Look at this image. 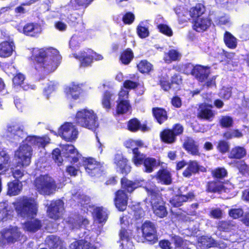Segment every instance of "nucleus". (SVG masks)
<instances>
[{"mask_svg": "<svg viewBox=\"0 0 249 249\" xmlns=\"http://www.w3.org/2000/svg\"><path fill=\"white\" fill-rule=\"evenodd\" d=\"M213 176L216 178H223L226 176L227 172L224 168H218L213 171Z\"/></svg>", "mask_w": 249, "mask_h": 249, "instance_id": "nucleus-59", "label": "nucleus"}, {"mask_svg": "<svg viewBox=\"0 0 249 249\" xmlns=\"http://www.w3.org/2000/svg\"><path fill=\"white\" fill-rule=\"evenodd\" d=\"M35 185L38 192L42 195H50L54 193L56 189L54 179L48 175L40 176L37 178Z\"/></svg>", "mask_w": 249, "mask_h": 249, "instance_id": "nucleus-6", "label": "nucleus"}, {"mask_svg": "<svg viewBox=\"0 0 249 249\" xmlns=\"http://www.w3.org/2000/svg\"><path fill=\"white\" fill-rule=\"evenodd\" d=\"M199 245L200 247L205 249L207 248H210L214 245L213 239L206 236L201 237L199 239Z\"/></svg>", "mask_w": 249, "mask_h": 249, "instance_id": "nucleus-46", "label": "nucleus"}, {"mask_svg": "<svg viewBox=\"0 0 249 249\" xmlns=\"http://www.w3.org/2000/svg\"><path fill=\"white\" fill-rule=\"evenodd\" d=\"M115 203L116 208L121 211L125 210L127 203V196L122 190L118 191L116 194Z\"/></svg>", "mask_w": 249, "mask_h": 249, "instance_id": "nucleus-20", "label": "nucleus"}, {"mask_svg": "<svg viewBox=\"0 0 249 249\" xmlns=\"http://www.w3.org/2000/svg\"><path fill=\"white\" fill-rule=\"evenodd\" d=\"M156 165V160L153 158H147L144 161V171L147 173L152 172L153 168Z\"/></svg>", "mask_w": 249, "mask_h": 249, "instance_id": "nucleus-49", "label": "nucleus"}, {"mask_svg": "<svg viewBox=\"0 0 249 249\" xmlns=\"http://www.w3.org/2000/svg\"><path fill=\"white\" fill-rule=\"evenodd\" d=\"M41 31V26L37 24H27L23 28L24 33L31 36H36L40 33Z\"/></svg>", "mask_w": 249, "mask_h": 249, "instance_id": "nucleus-29", "label": "nucleus"}, {"mask_svg": "<svg viewBox=\"0 0 249 249\" xmlns=\"http://www.w3.org/2000/svg\"><path fill=\"white\" fill-rule=\"evenodd\" d=\"M81 42L82 39L80 36L77 35H73L70 41V47L73 50L75 49L79 46Z\"/></svg>", "mask_w": 249, "mask_h": 249, "instance_id": "nucleus-56", "label": "nucleus"}, {"mask_svg": "<svg viewBox=\"0 0 249 249\" xmlns=\"http://www.w3.org/2000/svg\"><path fill=\"white\" fill-rule=\"evenodd\" d=\"M153 211L157 216L162 218L167 214L165 203L161 197L160 191L154 186L146 187Z\"/></svg>", "mask_w": 249, "mask_h": 249, "instance_id": "nucleus-4", "label": "nucleus"}, {"mask_svg": "<svg viewBox=\"0 0 249 249\" xmlns=\"http://www.w3.org/2000/svg\"><path fill=\"white\" fill-rule=\"evenodd\" d=\"M121 183L123 188L129 193L132 192L134 189L140 186L139 182H133L125 178H122Z\"/></svg>", "mask_w": 249, "mask_h": 249, "instance_id": "nucleus-40", "label": "nucleus"}, {"mask_svg": "<svg viewBox=\"0 0 249 249\" xmlns=\"http://www.w3.org/2000/svg\"><path fill=\"white\" fill-rule=\"evenodd\" d=\"M93 216L96 223H105L107 218V213L105 209L103 208H96L94 210Z\"/></svg>", "mask_w": 249, "mask_h": 249, "instance_id": "nucleus-28", "label": "nucleus"}, {"mask_svg": "<svg viewBox=\"0 0 249 249\" xmlns=\"http://www.w3.org/2000/svg\"><path fill=\"white\" fill-rule=\"evenodd\" d=\"M133 57V53L130 49H127L124 51L121 56V60L124 64H128Z\"/></svg>", "mask_w": 249, "mask_h": 249, "instance_id": "nucleus-50", "label": "nucleus"}, {"mask_svg": "<svg viewBox=\"0 0 249 249\" xmlns=\"http://www.w3.org/2000/svg\"><path fill=\"white\" fill-rule=\"evenodd\" d=\"M243 214V211L241 209H233L229 211V215L233 218H238Z\"/></svg>", "mask_w": 249, "mask_h": 249, "instance_id": "nucleus-64", "label": "nucleus"}, {"mask_svg": "<svg viewBox=\"0 0 249 249\" xmlns=\"http://www.w3.org/2000/svg\"><path fill=\"white\" fill-rule=\"evenodd\" d=\"M32 58L34 61L35 69L45 73L55 70L61 59L59 52L53 48L34 49Z\"/></svg>", "mask_w": 249, "mask_h": 249, "instance_id": "nucleus-3", "label": "nucleus"}, {"mask_svg": "<svg viewBox=\"0 0 249 249\" xmlns=\"http://www.w3.org/2000/svg\"><path fill=\"white\" fill-rule=\"evenodd\" d=\"M73 56L80 60L81 66L82 67L90 65L93 59L96 60H100L103 58L102 55L97 54L90 50L81 52L78 55L76 54H73Z\"/></svg>", "mask_w": 249, "mask_h": 249, "instance_id": "nucleus-9", "label": "nucleus"}, {"mask_svg": "<svg viewBox=\"0 0 249 249\" xmlns=\"http://www.w3.org/2000/svg\"><path fill=\"white\" fill-rule=\"evenodd\" d=\"M236 164L239 171L243 174H249V167L243 161H237Z\"/></svg>", "mask_w": 249, "mask_h": 249, "instance_id": "nucleus-58", "label": "nucleus"}, {"mask_svg": "<svg viewBox=\"0 0 249 249\" xmlns=\"http://www.w3.org/2000/svg\"><path fill=\"white\" fill-rule=\"evenodd\" d=\"M59 135L65 140L71 142L77 138L78 131L72 123H66L59 129Z\"/></svg>", "mask_w": 249, "mask_h": 249, "instance_id": "nucleus-8", "label": "nucleus"}, {"mask_svg": "<svg viewBox=\"0 0 249 249\" xmlns=\"http://www.w3.org/2000/svg\"><path fill=\"white\" fill-rule=\"evenodd\" d=\"M187 74L191 73L195 76L199 81L203 82L208 79L210 71L209 68L201 65L193 66L191 64H188L185 70Z\"/></svg>", "mask_w": 249, "mask_h": 249, "instance_id": "nucleus-7", "label": "nucleus"}, {"mask_svg": "<svg viewBox=\"0 0 249 249\" xmlns=\"http://www.w3.org/2000/svg\"><path fill=\"white\" fill-rule=\"evenodd\" d=\"M205 170L204 167H199L197 162L196 161H191L188 163L187 168L183 173V175L184 177H190L192 174L196 173L198 171L204 172Z\"/></svg>", "mask_w": 249, "mask_h": 249, "instance_id": "nucleus-23", "label": "nucleus"}, {"mask_svg": "<svg viewBox=\"0 0 249 249\" xmlns=\"http://www.w3.org/2000/svg\"><path fill=\"white\" fill-rule=\"evenodd\" d=\"M120 242H121V246L124 249V246H126L129 249H133V246L132 243L130 241L131 236V234L130 232L124 229H122L119 233Z\"/></svg>", "mask_w": 249, "mask_h": 249, "instance_id": "nucleus-24", "label": "nucleus"}, {"mask_svg": "<svg viewBox=\"0 0 249 249\" xmlns=\"http://www.w3.org/2000/svg\"><path fill=\"white\" fill-rule=\"evenodd\" d=\"M129 130L131 131H136L138 129L145 132L149 130V128L145 124L141 125L139 121L136 119H133L129 121L128 124Z\"/></svg>", "mask_w": 249, "mask_h": 249, "instance_id": "nucleus-33", "label": "nucleus"}, {"mask_svg": "<svg viewBox=\"0 0 249 249\" xmlns=\"http://www.w3.org/2000/svg\"><path fill=\"white\" fill-rule=\"evenodd\" d=\"M77 150L71 144L64 145L62 147V152L64 156L67 157L71 154H76Z\"/></svg>", "mask_w": 249, "mask_h": 249, "instance_id": "nucleus-52", "label": "nucleus"}, {"mask_svg": "<svg viewBox=\"0 0 249 249\" xmlns=\"http://www.w3.org/2000/svg\"><path fill=\"white\" fill-rule=\"evenodd\" d=\"M22 184L18 180L10 182L8 184L7 194L10 196L18 195L21 191Z\"/></svg>", "mask_w": 249, "mask_h": 249, "instance_id": "nucleus-30", "label": "nucleus"}, {"mask_svg": "<svg viewBox=\"0 0 249 249\" xmlns=\"http://www.w3.org/2000/svg\"><path fill=\"white\" fill-rule=\"evenodd\" d=\"M217 148L220 152L225 153L229 149V143L225 141H220L218 143Z\"/></svg>", "mask_w": 249, "mask_h": 249, "instance_id": "nucleus-60", "label": "nucleus"}, {"mask_svg": "<svg viewBox=\"0 0 249 249\" xmlns=\"http://www.w3.org/2000/svg\"><path fill=\"white\" fill-rule=\"evenodd\" d=\"M25 77L24 76L20 73L17 74L13 79V82L15 85L22 86V88L24 90H27L30 89H34V86L32 85H25L24 84V80Z\"/></svg>", "mask_w": 249, "mask_h": 249, "instance_id": "nucleus-34", "label": "nucleus"}, {"mask_svg": "<svg viewBox=\"0 0 249 249\" xmlns=\"http://www.w3.org/2000/svg\"><path fill=\"white\" fill-rule=\"evenodd\" d=\"M162 141L166 143H172L175 142L176 136L170 129H165L160 133Z\"/></svg>", "mask_w": 249, "mask_h": 249, "instance_id": "nucleus-37", "label": "nucleus"}, {"mask_svg": "<svg viewBox=\"0 0 249 249\" xmlns=\"http://www.w3.org/2000/svg\"><path fill=\"white\" fill-rule=\"evenodd\" d=\"M180 57L181 54L177 50L172 49L165 53L163 59L166 63H170L172 61L178 60Z\"/></svg>", "mask_w": 249, "mask_h": 249, "instance_id": "nucleus-35", "label": "nucleus"}, {"mask_svg": "<svg viewBox=\"0 0 249 249\" xmlns=\"http://www.w3.org/2000/svg\"><path fill=\"white\" fill-rule=\"evenodd\" d=\"M183 145L185 149L191 154L194 155H198L199 154L198 145L192 139L187 138L185 141Z\"/></svg>", "mask_w": 249, "mask_h": 249, "instance_id": "nucleus-31", "label": "nucleus"}, {"mask_svg": "<svg viewBox=\"0 0 249 249\" xmlns=\"http://www.w3.org/2000/svg\"><path fill=\"white\" fill-rule=\"evenodd\" d=\"M128 91L126 89H124L123 88L121 89V90L118 93V99L117 102L119 101H124V105L125 108H126V107L128 106L127 104V100L128 97Z\"/></svg>", "mask_w": 249, "mask_h": 249, "instance_id": "nucleus-53", "label": "nucleus"}, {"mask_svg": "<svg viewBox=\"0 0 249 249\" xmlns=\"http://www.w3.org/2000/svg\"><path fill=\"white\" fill-rule=\"evenodd\" d=\"M128 160L122 154H116L114 159V163L116 170L122 174H127L130 172L131 167L127 163Z\"/></svg>", "mask_w": 249, "mask_h": 249, "instance_id": "nucleus-14", "label": "nucleus"}, {"mask_svg": "<svg viewBox=\"0 0 249 249\" xmlns=\"http://www.w3.org/2000/svg\"><path fill=\"white\" fill-rule=\"evenodd\" d=\"M133 157V161L134 163L138 166L142 164L145 156L139 152L137 148H132Z\"/></svg>", "mask_w": 249, "mask_h": 249, "instance_id": "nucleus-44", "label": "nucleus"}, {"mask_svg": "<svg viewBox=\"0 0 249 249\" xmlns=\"http://www.w3.org/2000/svg\"><path fill=\"white\" fill-rule=\"evenodd\" d=\"M10 8L9 7H2L0 9V16L3 15V17L5 18L3 23L7 22L12 20V16L9 14Z\"/></svg>", "mask_w": 249, "mask_h": 249, "instance_id": "nucleus-57", "label": "nucleus"}, {"mask_svg": "<svg viewBox=\"0 0 249 249\" xmlns=\"http://www.w3.org/2000/svg\"><path fill=\"white\" fill-rule=\"evenodd\" d=\"M81 85L72 82L67 86L65 89V92L68 99H77L81 91Z\"/></svg>", "mask_w": 249, "mask_h": 249, "instance_id": "nucleus-16", "label": "nucleus"}, {"mask_svg": "<svg viewBox=\"0 0 249 249\" xmlns=\"http://www.w3.org/2000/svg\"><path fill=\"white\" fill-rule=\"evenodd\" d=\"M156 178L159 182L165 184H169L171 183V174L167 169L160 170L157 173Z\"/></svg>", "mask_w": 249, "mask_h": 249, "instance_id": "nucleus-32", "label": "nucleus"}, {"mask_svg": "<svg viewBox=\"0 0 249 249\" xmlns=\"http://www.w3.org/2000/svg\"><path fill=\"white\" fill-rule=\"evenodd\" d=\"M142 231L143 235L148 240H151L155 237V227L154 225L150 221H146L143 224Z\"/></svg>", "mask_w": 249, "mask_h": 249, "instance_id": "nucleus-21", "label": "nucleus"}, {"mask_svg": "<svg viewBox=\"0 0 249 249\" xmlns=\"http://www.w3.org/2000/svg\"><path fill=\"white\" fill-rule=\"evenodd\" d=\"M14 205L18 216L30 219L23 223V228L25 231L35 232L40 228V221L34 219L37 213V205L33 198L23 196L14 202Z\"/></svg>", "mask_w": 249, "mask_h": 249, "instance_id": "nucleus-2", "label": "nucleus"}, {"mask_svg": "<svg viewBox=\"0 0 249 249\" xmlns=\"http://www.w3.org/2000/svg\"><path fill=\"white\" fill-rule=\"evenodd\" d=\"M45 242L51 249H63V244L62 241L60 240L59 237L53 235L48 236L45 240Z\"/></svg>", "mask_w": 249, "mask_h": 249, "instance_id": "nucleus-26", "label": "nucleus"}, {"mask_svg": "<svg viewBox=\"0 0 249 249\" xmlns=\"http://www.w3.org/2000/svg\"><path fill=\"white\" fill-rule=\"evenodd\" d=\"M212 107V105L208 103L207 105L206 103L201 104L199 106L198 117L202 119L211 121L214 115L213 111L209 108L210 107Z\"/></svg>", "mask_w": 249, "mask_h": 249, "instance_id": "nucleus-22", "label": "nucleus"}, {"mask_svg": "<svg viewBox=\"0 0 249 249\" xmlns=\"http://www.w3.org/2000/svg\"><path fill=\"white\" fill-rule=\"evenodd\" d=\"M15 49V46L12 41L1 42L0 43V57L7 58L10 56Z\"/></svg>", "mask_w": 249, "mask_h": 249, "instance_id": "nucleus-18", "label": "nucleus"}, {"mask_svg": "<svg viewBox=\"0 0 249 249\" xmlns=\"http://www.w3.org/2000/svg\"><path fill=\"white\" fill-rule=\"evenodd\" d=\"M11 212L8 210V205L6 203H0V221L6 220L10 218Z\"/></svg>", "mask_w": 249, "mask_h": 249, "instance_id": "nucleus-42", "label": "nucleus"}, {"mask_svg": "<svg viewBox=\"0 0 249 249\" xmlns=\"http://www.w3.org/2000/svg\"><path fill=\"white\" fill-rule=\"evenodd\" d=\"M158 28L160 32L167 36H171L173 35L171 28L166 24H160L158 25Z\"/></svg>", "mask_w": 249, "mask_h": 249, "instance_id": "nucleus-54", "label": "nucleus"}, {"mask_svg": "<svg viewBox=\"0 0 249 249\" xmlns=\"http://www.w3.org/2000/svg\"><path fill=\"white\" fill-rule=\"evenodd\" d=\"M137 67L142 73H147L151 71L152 66L148 61L142 60L138 64Z\"/></svg>", "mask_w": 249, "mask_h": 249, "instance_id": "nucleus-47", "label": "nucleus"}, {"mask_svg": "<svg viewBox=\"0 0 249 249\" xmlns=\"http://www.w3.org/2000/svg\"><path fill=\"white\" fill-rule=\"evenodd\" d=\"M36 2V0H30L29 1L23 3L22 4L21 6H19L18 7H17L15 8V13L17 14H24L26 12V10L24 7H23L22 6L23 5H30Z\"/></svg>", "mask_w": 249, "mask_h": 249, "instance_id": "nucleus-62", "label": "nucleus"}, {"mask_svg": "<svg viewBox=\"0 0 249 249\" xmlns=\"http://www.w3.org/2000/svg\"><path fill=\"white\" fill-rule=\"evenodd\" d=\"M137 34L141 38H145L149 35V32L146 28L140 24L137 27Z\"/></svg>", "mask_w": 249, "mask_h": 249, "instance_id": "nucleus-63", "label": "nucleus"}, {"mask_svg": "<svg viewBox=\"0 0 249 249\" xmlns=\"http://www.w3.org/2000/svg\"><path fill=\"white\" fill-rule=\"evenodd\" d=\"M70 249H95L89 243L83 240L73 242L70 245Z\"/></svg>", "mask_w": 249, "mask_h": 249, "instance_id": "nucleus-38", "label": "nucleus"}, {"mask_svg": "<svg viewBox=\"0 0 249 249\" xmlns=\"http://www.w3.org/2000/svg\"><path fill=\"white\" fill-rule=\"evenodd\" d=\"M242 136V133L237 129L227 131L223 135L224 138L227 140L231 139L234 138H239Z\"/></svg>", "mask_w": 249, "mask_h": 249, "instance_id": "nucleus-48", "label": "nucleus"}, {"mask_svg": "<svg viewBox=\"0 0 249 249\" xmlns=\"http://www.w3.org/2000/svg\"><path fill=\"white\" fill-rule=\"evenodd\" d=\"M224 40L227 47L234 49L237 46V39L229 32H226L224 36Z\"/></svg>", "mask_w": 249, "mask_h": 249, "instance_id": "nucleus-39", "label": "nucleus"}, {"mask_svg": "<svg viewBox=\"0 0 249 249\" xmlns=\"http://www.w3.org/2000/svg\"><path fill=\"white\" fill-rule=\"evenodd\" d=\"M10 156L5 151L0 152V173L5 172L10 167Z\"/></svg>", "mask_w": 249, "mask_h": 249, "instance_id": "nucleus-25", "label": "nucleus"}, {"mask_svg": "<svg viewBox=\"0 0 249 249\" xmlns=\"http://www.w3.org/2000/svg\"><path fill=\"white\" fill-rule=\"evenodd\" d=\"M118 105L117 107V112L118 113L123 114L127 112L128 111L130 108L131 106H130L129 103L128 102V100H127V104L128 106H127L126 108H125L124 105V101H119L117 102Z\"/></svg>", "mask_w": 249, "mask_h": 249, "instance_id": "nucleus-55", "label": "nucleus"}, {"mask_svg": "<svg viewBox=\"0 0 249 249\" xmlns=\"http://www.w3.org/2000/svg\"><path fill=\"white\" fill-rule=\"evenodd\" d=\"M63 208L64 203L62 200L52 201L47 209L48 216L53 219H58L61 215Z\"/></svg>", "mask_w": 249, "mask_h": 249, "instance_id": "nucleus-12", "label": "nucleus"}, {"mask_svg": "<svg viewBox=\"0 0 249 249\" xmlns=\"http://www.w3.org/2000/svg\"><path fill=\"white\" fill-rule=\"evenodd\" d=\"M68 222L72 229L85 228L89 223L88 219L85 217L77 215L70 217Z\"/></svg>", "mask_w": 249, "mask_h": 249, "instance_id": "nucleus-15", "label": "nucleus"}, {"mask_svg": "<svg viewBox=\"0 0 249 249\" xmlns=\"http://www.w3.org/2000/svg\"><path fill=\"white\" fill-rule=\"evenodd\" d=\"M98 118L94 111L90 109L84 108L77 111L75 121L79 125L94 131L98 126Z\"/></svg>", "mask_w": 249, "mask_h": 249, "instance_id": "nucleus-5", "label": "nucleus"}, {"mask_svg": "<svg viewBox=\"0 0 249 249\" xmlns=\"http://www.w3.org/2000/svg\"><path fill=\"white\" fill-rule=\"evenodd\" d=\"M1 233L2 237L0 239V242L3 245L13 243L20 236V232L17 227L3 230Z\"/></svg>", "mask_w": 249, "mask_h": 249, "instance_id": "nucleus-11", "label": "nucleus"}, {"mask_svg": "<svg viewBox=\"0 0 249 249\" xmlns=\"http://www.w3.org/2000/svg\"><path fill=\"white\" fill-rule=\"evenodd\" d=\"M194 195L192 193H189L187 195H177L172 198L170 203L174 207H179L183 202L192 199Z\"/></svg>", "mask_w": 249, "mask_h": 249, "instance_id": "nucleus-27", "label": "nucleus"}, {"mask_svg": "<svg viewBox=\"0 0 249 249\" xmlns=\"http://www.w3.org/2000/svg\"><path fill=\"white\" fill-rule=\"evenodd\" d=\"M153 115L158 122L161 124L167 119V113L165 110L160 108L153 109Z\"/></svg>", "mask_w": 249, "mask_h": 249, "instance_id": "nucleus-41", "label": "nucleus"}, {"mask_svg": "<svg viewBox=\"0 0 249 249\" xmlns=\"http://www.w3.org/2000/svg\"><path fill=\"white\" fill-rule=\"evenodd\" d=\"M205 7L200 3L196 4L192 7L190 11V14L192 17L200 18V17L204 13Z\"/></svg>", "mask_w": 249, "mask_h": 249, "instance_id": "nucleus-43", "label": "nucleus"}, {"mask_svg": "<svg viewBox=\"0 0 249 249\" xmlns=\"http://www.w3.org/2000/svg\"><path fill=\"white\" fill-rule=\"evenodd\" d=\"M211 25V20L208 18H198L194 21L193 28L198 32L206 31Z\"/></svg>", "mask_w": 249, "mask_h": 249, "instance_id": "nucleus-19", "label": "nucleus"}, {"mask_svg": "<svg viewBox=\"0 0 249 249\" xmlns=\"http://www.w3.org/2000/svg\"><path fill=\"white\" fill-rule=\"evenodd\" d=\"M219 124L222 127H230L232 125L233 119L230 116H223L219 120Z\"/></svg>", "mask_w": 249, "mask_h": 249, "instance_id": "nucleus-51", "label": "nucleus"}, {"mask_svg": "<svg viewBox=\"0 0 249 249\" xmlns=\"http://www.w3.org/2000/svg\"><path fill=\"white\" fill-rule=\"evenodd\" d=\"M161 88L164 90H168L171 88V84L168 80V76L166 75L163 76L160 80Z\"/></svg>", "mask_w": 249, "mask_h": 249, "instance_id": "nucleus-61", "label": "nucleus"}, {"mask_svg": "<svg viewBox=\"0 0 249 249\" xmlns=\"http://www.w3.org/2000/svg\"><path fill=\"white\" fill-rule=\"evenodd\" d=\"M2 136L8 140L15 142H19L26 138L15 154V158L18 160V166L21 165L23 167L28 166L31 162L32 145L44 147L50 141V138L47 136L37 137L30 136L26 137V133L23 130V126L18 124L8 125Z\"/></svg>", "mask_w": 249, "mask_h": 249, "instance_id": "nucleus-1", "label": "nucleus"}, {"mask_svg": "<svg viewBox=\"0 0 249 249\" xmlns=\"http://www.w3.org/2000/svg\"><path fill=\"white\" fill-rule=\"evenodd\" d=\"M246 155V150L241 146H235L233 148L229 154V158L240 159Z\"/></svg>", "mask_w": 249, "mask_h": 249, "instance_id": "nucleus-36", "label": "nucleus"}, {"mask_svg": "<svg viewBox=\"0 0 249 249\" xmlns=\"http://www.w3.org/2000/svg\"><path fill=\"white\" fill-rule=\"evenodd\" d=\"M232 186L229 183H223L221 182H212L209 183L207 190L211 192H227L231 189Z\"/></svg>", "mask_w": 249, "mask_h": 249, "instance_id": "nucleus-17", "label": "nucleus"}, {"mask_svg": "<svg viewBox=\"0 0 249 249\" xmlns=\"http://www.w3.org/2000/svg\"><path fill=\"white\" fill-rule=\"evenodd\" d=\"M82 165L85 167L86 171L91 176H98L101 170L100 163L92 158H83Z\"/></svg>", "mask_w": 249, "mask_h": 249, "instance_id": "nucleus-10", "label": "nucleus"}, {"mask_svg": "<svg viewBox=\"0 0 249 249\" xmlns=\"http://www.w3.org/2000/svg\"><path fill=\"white\" fill-rule=\"evenodd\" d=\"M63 208L64 203L62 200L52 201L47 209L48 216L53 219H58L61 215Z\"/></svg>", "mask_w": 249, "mask_h": 249, "instance_id": "nucleus-13", "label": "nucleus"}, {"mask_svg": "<svg viewBox=\"0 0 249 249\" xmlns=\"http://www.w3.org/2000/svg\"><path fill=\"white\" fill-rule=\"evenodd\" d=\"M113 96V94L110 92H106L102 100V104L104 108L109 109L111 107L110 100Z\"/></svg>", "mask_w": 249, "mask_h": 249, "instance_id": "nucleus-45", "label": "nucleus"}]
</instances>
